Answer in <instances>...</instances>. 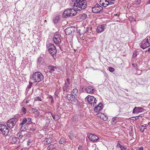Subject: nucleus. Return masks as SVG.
Segmentation results:
<instances>
[{"label":"nucleus","mask_w":150,"mask_h":150,"mask_svg":"<svg viewBox=\"0 0 150 150\" xmlns=\"http://www.w3.org/2000/svg\"><path fill=\"white\" fill-rule=\"evenodd\" d=\"M53 40L54 43L57 45H59L61 42V37L58 33H56L54 35Z\"/></svg>","instance_id":"1a4fd4ad"},{"label":"nucleus","mask_w":150,"mask_h":150,"mask_svg":"<svg viewBox=\"0 0 150 150\" xmlns=\"http://www.w3.org/2000/svg\"><path fill=\"white\" fill-rule=\"evenodd\" d=\"M132 118H133V119H132V120H136L138 119H139L138 117V116H136L135 117H132Z\"/></svg>","instance_id":"09e8293b"},{"label":"nucleus","mask_w":150,"mask_h":150,"mask_svg":"<svg viewBox=\"0 0 150 150\" xmlns=\"http://www.w3.org/2000/svg\"><path fill=\"white\" fill-rule=\"evenodd\" d=\"M71 86H68V85H64L63 87V90L64 92H70L71 89H70V88Z\"/></svg>","instance_id":"5701e85b"},{"label":"nucleus","mask_w":150,"mask_h":150,"mask_svg":"<svg viewBox=\"0 0 150 150\" xmlns=\"http://www.w3.org/2000/svg\"><path fill=\"white\" fill-rule=\"evenodd\" d=\"M103 108V104L100 103L96 106L94 108V111L96 112H98L101 110Z\"/></svg>","instance_id":"f3484780"},{"label":"nucleus","mask_w":150,"mask_h":150,"mask_svg":"<svg viewBox=\"0 0 150 150\" xmlns=\"http://www.w3.org/2000/svg\"><path fill=\"white\" fill-rule=\"evenodd\" d=\"M55 144H50L47 147V149H48L49 150H51L52 149H53L55 148L56 146Z\"/></svg>","instance_id":"c756f323"},{"label":"nucleus","mask_w":150,"mask_h":150,"mask_svg":"<svg viewBox=\"0 0 150 150\" xmlns=\"http://www.w3.org/2000/svg\"><path fill=\"white\" fill-rule=\"evenodd\" d=\"M27 119L26 118H24L22 120V122L20 123L21 125H25V123L27 124Z\"/></svg>","instance_id":"f704fd0d"},{"label":"nucleus","mask_w":150,"mask_h":150,"mask_svg":"<svg viewBox=\"0 0 150 150\" xmlns=\"http://www.w3.org/2000/svg\"><path fill=\"white\" fill-rule=\"evenodd\" d=\"M148 124L149 125H150V122L148 123Z\"/></svg>","instance_id":"338daca9"},{"label":"nucleus","mask_w":150,"mask_h":150,"mask_svg":"<svg viewBox=\"0 0 150 150\" xmlns=\"http://www.w3.org/2000/svg\"><path fill=\"white\" fill-rule=\"evenodd\" d=\"M66 97L67 100L69 101L71 104L76 105L79 103V101L77 99V96H76L74 95L68 94Z\"/></svg>","instance_id":"20e7f679"},{"label":"nucleus","mask_w":150,"mask_h":150,"mask_svg":"<svg viewBox=\"0 0 150 150\" xmlns=\"http://www.w3.org/2000/svg\"><path fill=\"white\" fill-rule=\"evenodd\" d=\"M147 51L148 52H150V48H148V50Z\"/></svg>","instance_id":"0e129e2a"},{"label":"nucleus","mask_w":150,"mask_h":150,"mask_svg":"<svg viewBox=\"0 0 150 150\" xmlns=\"http://www.w3.org/2000/svg\"><path fill=\"white\" fill-rule=\"evenodd\" d=\"M0 131L2 134L5 136L8 135L9 132V129L6 125L0 124Z\"/></svg>","instance_id":"6e6552de"},{"label":"nucleus","mask_w":150,"mask_h":150,"mask_svg":"<svg viewBox=\"0 0 150 150\" xmlns=\"http://www.w3.org/2000/svg\"><path fill=\"white\" fill-rule=\"evenodd\" d=\"M146 4H150V0L148 1H147L146 2Z\"/></svg>","instance_id":"680f3d73"},{"label":"nucleus","mask_w":150,"mask_h":150,"mask_svg":"<svg viewBox=\"0 0 150 150\" xmlns=\"http://www.w3.org/2000/svg\"><path fill=\"white\" fill-rule=\"evenodd\" d=\"M70 16H75L77 13V11L76 9H70Z\"/></svg>","instance_id":"393cba45"},{"label":"nucleus","mask_w":150,"mask_h":150,"mask_svg":"<svg viewBox=\"0 0 150 150\" xmlns=\"http://www.w3.org/2000/svg\"><path fill=\"white\" fill-rule=\"evenodd\" d=\"M89 139L94 142H97L98 139L99 138L97 136L93 134H89L88 135Z\"/></svg>","instance_id":"f8f14e48"},{"label":"nucleus","mask_w":150,"mask_h":150,"mask_svg":"<svg viewBox=\"0 0 150 150\" xmlns=\"http://www.w3.org/2000/svg\"><path fill=\"white\" fill-rule=\"evenodd\" d=\"M103 7L98 4H96L92 8V12L96 13H100L103 11Z\"/></svg>","instance_id":"0eeeda50"},{"label":"nucleus","mask_w":150,"mask_h":150,"mask_svg":"<svg viewBox=\"0 0 150 150\" xmlns=\"http://www.w3.org/2000/svg\"><path fill=\"white\" fill-rule=\"evenodd\" d=\"M33 82H31V81L30 80V81L29 82V85L26 88V90H28L29 89H30L31 88L32 85L33 84Z\"/></svg>","instance_id":"72a5a7b5"},{"label":"nucleus","mask_w":150,"mask_h":150,"mask_svg":"<svg viewBox=\"0 0 150 150\" xmlns=\"http://www.w3.org/2000/svg\"><path fill=\"white\" fill-rule=\"evenodd\" d=\"M143 147H140L139 148V150H143Z\"/></svg>","instance_id":"bf43d9fd"},{"label":"nucleus","mask_w":150,"mask_h":150,"mask_svg":"<svg viewBox=\"0 0 150 150\" xmlns=\"http://www.w3.org/2000/svg\"><path fill=\"white\" fill-rule=\"evenodd\" d=\"M99 4L102 6L105 7L109 5V1L106 0H100Z\"/></svg>","instance_id":"a211bd4d"},{"label":"nucleus","mask_w":150,"mask_h":150,"mask_svg":"<svg viewBox=\"0 0 150 150\" xmlns=\"http://www.w3.org/2000/svg\"><path fill=\"white\" fill-rule=\"evenodd\" d=\"M122 145H121L120 143H118L117 144V147H120V148L122 146Z\"/></svg>","instance_id":"603ef678"},{"label":"nucleus","mask_w":150,"mask_h":150,"mask_svg":"<svg viewBox=\"0 0 150 150\" xmlns=\"http://www.w3.org/2000/svg\"><path fill=\"white\" fill-rule=\"evenodd\" d=\"M22 126L21 128V131H24L27 129H28V126L26 125H21Z\"/></svg>","instance_id":"a878e982"},{"label":"nucleus","mask_w":150,"mask_h":150,"mask_svg":"<svg viewBox=\"0 0 150 150\" xmlns=\"http://www.w3.org/2000/svg\"><path fill=\"white\" fill-rule=\"evenodd\" d=\"M47 67L48 69L50 70L49 71V72L50 73H51L55 71V69H57V67L55 66L52 65L50 66H48Z\"/></svg>","instance_id":"b1692460"},{"label":"nucleus","mask_w":150,"mask_h":150,"mask_svg":"<svg viewBox=\"0 0 150 150\" xmlns=\"http://www.w3.org/2000/svg\"><path fill=\"white\" fill-rule=\"evenodd\" d=\"M85 91L87 93H94L95 90L92 86H89L85 88Z\"/></svg>","instance_id":"2eb2a0df"},{"label":"nucleus","mask_w":150,"mask_h":150,"mask_svg":"<svg viewBox=\"0 0 150 150\" xmlns=\"http://www.w3.org/2000/svg\"><path fill=\"white\" fill-rule=\"evenodd\" d=\"M46 48L48 52L54 57L57 53V50L54 45L52 43H47Z\"/></svg>","instance_id":"7ed1b4c3"},{"label":"nucleus","mask_w":150,"mask_h":150,"mask_svg":"<svg viewBox=\"0 0 150 150\" xmlns=\"http://www.w3.org/2000/svg\"><path fill=\"white\" fill-rule=\"evenodd\" d=\"M20 150H27V149L26 148H24L21 149Z\"/></svg>","instance_id":"e2e57ef3"},{"label":"nucleus","mask_w":150,"mask_h":150,"mask_svg":"<svg viewBox=\"0 0 150 150\" xmlns=\"http://www.w3.org/2000/svg\"><path fill=\"white\" fill-rule=\"evenodd\" d=\"M117 118V117H114L112 119V122H114L113 123H116V122H115V121L116 120V119Z\"/></svg>","instance_id":"a18cd8bd"},{"label":"nucleus","mask_w":150,"mask_h":150,"mask_svg":"<svg viewBox=\"0 0 150 150\" xmlns=\"http://www.w3.org/2000/svg\"><path fill=\"white\" fill-rule=\"evenodd\" d=\"M129 20L130 21H132L134 20V18L132 17H130L129 18Z\"/></svg>","instance_id":"3c124183"},{"label":"nucleus","mask_w":150,"mask_h":150,"mask_svg":"<svg viewBox=\"0 0 150 150\" xmlns=\"http://www.w3.org/2000/svg\"><path fill=\"white\" fill-rule=\"evenodd\" d=\"M144 115L143 114H141V115H139V116H137L138 117V118L139 117H142Z\"/></svg>","instance_id":"052dcab7"},{"label":"nucleus","mask_w":150,"mask_h":150,"mask_svg":"<svg viewBox=\"0 0 150 150\" xmlns=\"http://www.w3.org/2000/svg\"><path fill=\"white\" fill-rule=\"evenodd\" d=\"M146 127L144 126L143 125H141L140 127V131L141 132H143L144 130L146 129Z\"/></svg>","instance_id":"c9c22d12"},{"label":"nucleus","mask_w":150,"mask_h":150,"mask_svg":"<svg viewBox=\"0 0 150 150\" xmlns=\"http://www.w3.org/2000/svg\"><path fill=\"white\" fill-rule=\"evenodd\" d=\"M136 112H137V113H139V112H143L144 111V109L143 108L140 107H137L136 108Z\"/></svg>","instance_id":"c85d7f7f"},{"label":"nucleus","mask_w":150,"mask_h":150,"mask_svg":"<svg viewBox=\"0 0 150 150\" xmlns=\"http://www.w3.org/2000/svg\"><path fill=\"white\" fill-rule=\"evenodd\" d=\"M109 69V71L111 72H112L115 71V69L114 68L112 67H110L108 68Z\"/></svg>","instance_id":"79ce46f5"},{"label":"nucleus","mask_w":150,"mask_h":150,"mask_svg":"<svg viewBox=\"0 0 150 150\" xmlns=\"http://www.w3.org/2000/svg\"><path fill=\"white\" fill-rule=\"evenodd\" d=\"M76 31V28L73 26L68 27L65 30V33L67 35H69Z\"/></svg>","instance_id":"9d476101"},{"label":"nucleus","mask_w":150,"mask_h":150,"mask_svg":"<svg viewBox=\"0 0 150 150\" xmlns=\"http://www.w3.org/2000/svg\"><path fill=\"white\" fill-rule=\"evenodd\" d=\"M64 85H68V86H71V84L70 80L69 78L65 80Z\"/></svg>","instance_id":"cd10ccee"},{"label":"nucleus","mask_w":150,"mask_h":150,"mask_svg":"<svg viewBox=\"0 0 150 150\" xmlns=\"http://www.w3.org/2000/svg\"><path fill=\"white\" fill-rule=\"evenodd\" d=\"M44 78V77L42 74L39 71L35 72L31 74L30 76V81L37 84L43 80Z\"/></svg>","instance_id":"f257e3e1"},{"label":"nucleus","mask_w":150,"mask_h":150,"mask_svg":"<svg viewBox=\"0 0 150 150\" xmlns=\"http://www.w3.org/2000/svg\"><path fill=\"white\" fill-rule=\"evenodd\" d=\"M31 144V142L30 141H28L27 142V145H29Z\"/></svg>","instance_id":"4d7b16f0"},{"label":"nucleus","mask_w":150,"mask_h":150,"mask_svg":"<svg viewBox=\"0 0 150 150\" xmlns=\"http://www.w3.org/2000/svg\"><path fill=\"white\" fill-rule=\"evenodd\" d=\"M70 9H67L63 12V16L64 17L67 18L70 16Z\"/></svg>","instance_id":"6ab92c4d"},{"label":"nucleus","mask_w":150,"mask_h":150,"mask_svg":"<svg viewBox=\"0 0 150 150\" xmlns=\"http://www.w3.org/2000/svg\"><path fill=\"white\" fill-rule=\"evenodd\" d=\"M97 115L104 120H107L108 119L107 116L103 113H98Z\"/></svg>","instance_id":"aec40b11"},{"label":"nucleus","mask_w":150,"mask_h":150,"mask_svg":"<svg viewBox=\"0 0 150 150\" xmlns=\"http://www.w3.org/2000/svg\"><path fill=\"white\" fill-rule=\"evenodd\" d=\"M59 48L60 49V50H62V49H61V47L60 46H59Z\"/></svg>","instance_id":"774afa93"},{"label":"nucleus","mask_w":150,"mask_h":150,"mask_svg":"<svg viewBox=\"0 0 150 150\" xmlns=\"http://www.w3.org/2000/svg\"><path fill=\"white\" fill-rule=\"evenodd\" d=\"M28 102H29L28 100H27L26 101V103H28Z\"/></svg>","instance_id":"69168bd1"},{"label":"nucleus","mask_w":150,"mask_h":150,"mask_svg":"<svg viewBox=\"0 0 150 150\" xmlns=\"http://www.w3.org/2000/svg\"><path fill=\"white\" fill-rule=\"evenodd\" d=\"M137 4H139L140 3V0H137Z\"/></svg>","instance_id":"6e6d98bb"},{"label":"nucleus","mask_w":150,"mask_h":150,"mask_svg":"<svg viewBox=\"0 0 150 150\" xmlns=\"http://www.w3.org/2000/svg\"><path fill=\"white\" fill-rule=\"evenodd\" d=\"M22 111L23 112L24 114H26V109L24 107L22 108L21 109Z\"/></svg>","instance_id":"ea45409f"},{"label":"nucleus","mask_w":150,"mask_h":150,"mask_svg":"<svg viewBox=\"0 0 150 150\" xmlns=\"http://www.w3.org/2000/svg\"><path fill=\"white\" fill-rule=\"evenodd\" d=\"M78 92V90L76 88H75L73 89L72 90V92L74 93L75 94V95H76V94Z\"/></svg>","instance_id":"58836bf2"},{"label":"nucleus","mask_w":150,"mask_h":150,"mask_svg":"<svg viewBox=\"0 0 150 150\" xmlns=\"http://www.w3.org/2000/svg\"><path fill=\"white\" fill-rule=\"evenodd\" d=\"M28 130L31 131H34L36 129V125L35 123H33L29 125Z\"/></svg>","instance_id":"412c9836"},{"label":"nucleus","mask_w":150,"mask_h":150,"mask_svg":"<svg viewBox=\"0 0 150 150\" xmlns=\"http://www.w3.org/2000/svg\"><path fill=\"white\" fill-rule=\"evenodd\" d=\"M138 54L137 53V51H134V52L133 53L132 57H136L137 56Z\"/></svg>","instance_id":"c03bdc74"},{"label":"nucleus","mask_w":150,"mask_h":150,"mask_svg":"<svg viewBox=\"0 0 150 150\" xmlns=\"http://www.w3.org/2000/svg\"><path fill=\"white\" fill-rule=\"evenodd\" d=\"M43 142H44L45 145H48L51 144L52 142V138L51 137H49L46 139L45 140L43 141Z\"/></svg>","instance_id":"4be33fe9"},{"label":"nucleus","mask_w":150,"mask_h":150,"mask_svg":"<svg viewBox=\"0 0 150 150\" xmlns=\"http://www.w3.org/2000/svg\"><path fill=\"white\" fill-rule=\"evenodd\" d=\"M73 3V7L77 10L80 11L85 9L87 6L86 0H76Z\"/></svg>","instance_id":"f03ea898"},{"label":"nucleus","mask_w":150,"mask_h":150,"mask_svg":"<svg viewBox=\"0 0 150 150\" xmlns=\"http://www.w3.org/2000/svg\"><path fill=\"white\" fill-rule=\"evenodd\" d=\"M32 111L34 113V112H38V110H37L34 109V108H33L32 109Z\"/></svg>","instance_id":"864d4df0"},{"label":"nucleus","mask_w":150,"mask_h":150,"mask_svg":"<svg viewBox=\"0 0 150 150\" xmlns=\"http://www.w3.org/2000/svg\"><path fill=\"white\" fill-rule=\"evenodd\" d=\"M106 25L103 24L99 25L96 29V32L98 33H100L104 31V29L106 28Z\"/></svg>","instance_id":"ddd939ff"},{"label":"nucleus","mask_w":150,"mask_h":150,"mask_svg":"<svg viewBox=\"0 0 150 150\" xmlns=\"http://www.w3.org/2000/svg\"><path fill=\"white\" fill-rule=\"evenodd\" d=\"M42 58L41 57H40L38 58V62H40L42 61Z\"/></svg>","instance_id":"de8ad7c7"},{"label":"nucleus","mask_w":150,"mask_h":150,"mask_svg":"<svg viewBox=\"0 0 150 150\" xmlns=\"http://www.w3.org/2000/svg\"><path fill=\"white\" fill-rule=\"evenodd\" d=\"M121 150H125L126 148L125 146H122L120 148Z\"/></svg>","instance_id":"49530a36"},{"label":"nucleus","mask_w":150,"mask_h":150,"mask_svg":"<svg viewBox=\"0 0 150 150\" xmlns=\"http://www.w3.org/2000/svg\"><path fill=\"white\" fill-rule=\"evenodd\" d=\"M18 136L19 137L21 138L23 137V135L22 134L21 132H19L18 134Z\"/></svg>","instance_id":"37998d69"},{"label":"nucleus","mask_w":150,"mask_h":150,"mask_svg":"<svg viewBox=\"0 0 150 150\" xmlns=\"http://www.w3.org/2000/svg\"><path fill=\"white\" fill-rule=\"evenodd\" d=\"M114 4V3L112 1H109V5H111Z\"/></svg>","instance_id":"13d9d810"},{"label":"nucleus","mask_w":150,"mask_h":150,"mask_svg":"<svg viewBox=\"0 0 150 150\" xmlns=\"http://www.w3.org/2000/svg\"><path fill=\"white\" fill-rule=\"evenodd\" d=\"M27 119V125H30L33 123L31 121V119L30 118L28 117L26 118Z\"/></svg>","instance_id":"2f4dec72"},{"label":"nucleus","mask_w":150,"mask_h":150,"mask_svg":"<svg viewBox=\"0 0 150 150\" xmlns=\"http://www.w3.org/2000/svg\"><path fill=\"white\" fill-rule=\"evenodd\" d=\"M87 17V15L86 14H83L80 16V19L82 20H85Z\"/></svg>","instance_id":"e433bc0d"},{"label":"nucleus","mask_w":150,"mask_h":150,"mask_svg":"<svg viewBox=\"0 0 150 150\" xmlns=\"http://www.w3.org/2000/svg\"><path fill=\"white\" fill-rule=\"evenodd\" d=\"M18 120V117L16 116L14 118L10 119L7 122L6 124L8 127L11 129L13 128Z\"/></svg>","instance_id":"39448f33"},{"label":"nucleus","mask_w":150,"mask_h":150,"mask_svg":"<svg viewBox=\"0 0 150 150\" xmlns=\"http://www.w3.org/2000/svg\"><path fill=\"white\" fill-rule=\"evenodd\" d=\"M51 119L48 117H47V118L45 120L46 124L45 125V127H47L50 124Z\"/></svg>","instance_id":"bb28decb"},{"label":"nucleus","mask_w":150,"mask_h":150,"mask_svg":"<svg viewBox=\"0 0 150 150\" xmlns=\"http://www.w3.org/2000/svg\"><path fill=\"white\" fill-rule=\"evenodd\" d=\"M86 101H87L91 106L93 107L97 102L96 98L93 96H88L85 98Z\"/></svg>","instance_id":"423d86ee"},{"label":"nucleus","mask_w":150,"mask_h":150,"mask_svg":"<svg viewBox=\"0 0 150 150\" xmlns=\"http://www.w3.org/2000/svg\"><path fill=\"white\" fill-rule=\"evenodd\" d=\"M66 141V140L65 138H62L60 139L59 142L60 144H63L65 143Z\"/></svg>","instance_id":"473e14b6"},{"label":"nucleus","mask_w":150,"mask_h":150,"mask_svg":"<svg viewBox=\"0 0 150 150\" xmlns=\"http://www.w3.org/2000/svg\"><path fill=\"white\" fill-rule=\"evenodd\" d=\"M78 150H83V148L81 146H79L78 147Z\"/></svg>","instance_id":"5fc2aeb1"},{"label":"nucleus","mask_w":150,"mask_h":150,"mask_svg":"<svg viewBox=\"0 0 150 150\" xmlns=\"http://www.w3.org/2000/svg\"><path fill=\"white\" fill-rule=\"evenodd\" d=\"M22 142H21L20 139H19L18 138L16 137H12L11 140V142L12 144H19L20 143H22Z\"/></svg>","instance_id":"dca6fc26"},{"label":"nucleus","mask_w":150,"mask_h":150,"mask_svg":"<svg viewBox=\"0 0 150 150\" xmlns=\"http://www.w3.org/2000/svg\"><path fill=\"white\" fill-rule=\"evenodd\" d=\"M34 100L35 101H42V99L39 96H37L36 97H35L34 98Z\"/></svg>","instance_id":"4c0bfd02"},{"label":"nucleus","mask_w":150,"mask_h":150,"mask_svg":"<svg viewBox=\"0 0 150 150\" xmlns=\"http://www.w3.org/2000/svg\"><path fill=\"white\" fill-rule=\"evenodd\" d=\"M136 108H137V107H135L133 109V112H132L133 113H137V112H136Z\"/></svg>","instance_id":"8fccbe9b"},{"label":"nucleus","mask_w":150,"mask_h":150,"mask_svg":"<svg viewBox=\"0 0 150 150\" xmlns=\"http://www.w3.org/2000/svg\"><path fill=\"white\" fill-rule=\"evenodd\" d=\"M47 113L50 114L52 115L53 119L55 121H58L61 117L60 115L57 113H55L53 115L52 113L50 112H47Z\"/></svg>","instance_id":"4468645a"},{"label":"nucleus","mask_w":150,"mask_h":150,"mask_svg":"<svg viewBox=\"0 0 150 150\" xmlns=\"http://www.w3.org/2000/svg\"><path fill=\"white\" fill-rule=\"evenodd\" d=\"M49 98H50V101L52 104L54 103V100L52 96L51 95L49 96Z\"/></svg>","instance_id":"a19ab883"},{"label":"nucleus","mask_w":150,"mask_h":150,"mask_svg":"<svg viewBox=\"0 0 150 150\" xmlns=\"http://www.w3.org/2000/svg\"><path fill=\"white\" fill-rule=\"evenodd\" d=\"M59 20V16H57L53 19V22L54 23H58V21Z\"/></svg>","instance_id":"7c9ffc66"},{"label":"nucleus","mask_w":150,"mask_h":150,"mask_svg":"<svg viewBox=\"0 0 150 150\" xmlns=\"http://www.w3.org/2000/svg\"><path fill=\"white\" fill-rule=\"evenodd\" d=\"M148 40L146 38L142 41L140 47L144 49L150 46Z\"/></svg>","instance_id":"9b49d317"}]
</instances>
